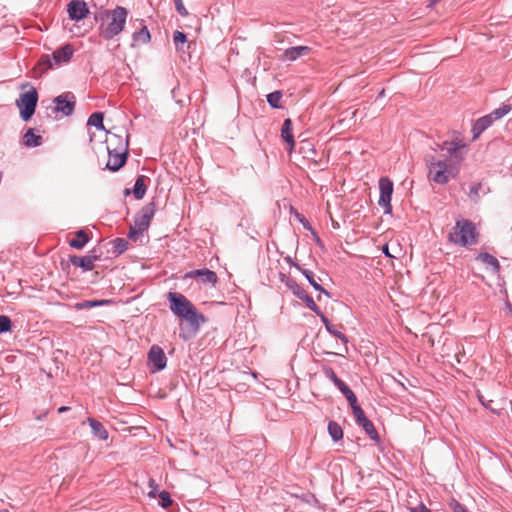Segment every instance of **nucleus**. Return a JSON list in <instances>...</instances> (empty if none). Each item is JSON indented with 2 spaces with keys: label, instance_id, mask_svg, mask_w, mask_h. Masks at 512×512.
<instances>
[{
  "label": "nucleus",
  "instance_id": "obj_1",
  "mask_svg": "<svg viewBox=\"0 0 512 512\" xmlns=\"http://www.w3.org/2000/svg\"><path fill=\"white\" fill-rule=\"evenodd\" d=\"M441 151H446L444 159L435 156H427L426 164L429 171V179L436 184L445 185L455 177L452 165L459 164L466 155V144L456 138L452 141H444L438 145Z\"/></svg>",
  "mask_w": 512,
  "mask_h": 512
},
{
  "label": "nucleus",
  "instance_id": "obj_2",
  "mask_svg": "<svg viewBox=\"0 0 512 512\" xmlns=\"http://www.w3.org/2000/svg\"><path fill=\"white\" fill-rule=\"evenodd\" d=\"M168 300L170 310L179 318L185 319L192 326L198 328L205 322V318L200 314L190 300L177 292H169Z\"/></svg>",
  "mask_w": 512,
  "mask_h": 512
},
{
  "label": "nucleus",
  "instance_id": "obj_3",
  "mask_svg": "<svg viewBox=\"0 0 512 512\" xmlns=\"http://www.w3.org/2000/svg\"><path fill=\"white\" fill-rule=\"evenodd\" d=\"M127 16V9L121 6L103 12L101 14L102 23L99 26V35L105 40H111L119 35L125 27Z\"/></svg>",
  "mask_w": 512,
  "mask_h": 512
},
{
  "label": "nucleus",
  "instance_id": "obj_4",
  "mask_svg": "<svg viewBox=\"0 0 512 512\" xmlns=\"http://www.w3.org/2000/svg\"><path fill=\"white\" fill-rule=\"evenodd\" d=\"M108 161L106 168L111 171H118L124 166L128 155V142L120 136L112 135L107 140Z\"/></svg>",
  "mask_w": 512,
  "mask_h": 512
},
{
  "label": "nucleus",
  "instance_id": "obj_5",
  "mask_svg": "<svg viewBox=\"0 0 512 512\" xmlns=\"http://www.w3.org/2000/svg\"><path fill=\"white\" fill-rule=\"evenodd\" d=\"M478 233L474 223L467 219L458 220L455 227L449 233L450 242L467 246L475 244L477 241Z\"/></svg>",
  "mask_w": 512,
  "mask_h": 512
},
{
  "label": "nucleus",
  "instance_id": "obj_6",
  "mask_svg": "<svg viewBox=\"0 0 512 512\" xmlns=\"http://www.w3.org/2000/svg\"><path fill=\"white\" fill-rule=\"evenodd\" d=\"M155 214V205H145L137 214L134 224L130 226L128 238L137 241L140 236L149 228L150 222Z\"/></svg>",
  "mask_w": 512,
  "mask_h": 512
},
{
  "label": "nucleus",
  "instance_id": "obj_7",
  "mask_svg": "<svg viewBox=\"0 0 512 512\" xmlns=\"http://www.w3.org/2000/svg\"><path fill=\"white\" fill-rule=\"evenodd\" d=\"M38 101V94L34 88L22 93L20 98L16 101L20 109V115L24 121H28L35 112Z\"/></svg>",
  "mask_w": 512,
  "mask_h": 512
},
{
  "label": "nucleus",
  "instance_id": "obj_8",
  "mask_svg": "<svg viewBox=\"0 0 512 512\" xmlns=\"http://www.w3.org/2000/svg\"><path fill=\"white\" fill-rule=\"evenodd\" d=\"M380 196L378 204L383 208L384 214L388 215L392 212L391 199L393 194V182L388 177L379 179Z\"/></svg>",
  "mask_w": 512,
  "mask_h": 512
},
{
  "label": "nucleus",
  "instance_id": "obj_9",
  "mask_svg": "<svg viewBox=\"0 0 512 512\" xmlns=\"http://www.w3.org/2000/svg\"><path fill=\"white\" fill-rule=\"evenodd\" d=\"M288 289L300 300H302L305 305L313 311L315 314H320V309L313 300L311 296L307 294V292L293 279L287 278L285 281Z\"/></svg>",
  "mask_w": 512,
  "mask_h": 512
},
{
  "label": "nucleus",
  "instance_id": "obj_10",
  "mask_svg": "<svg viewBox=\"0 0 512 512\" xmlns=\"http://www.w3.org/2000/svg\"><path fill=\"white\" fill-rule=\"evenodd\" d=\"M148 363L151 372L163 370L167 364V357L163 349L158 345H152L148 352Z\"/></svg>",
  "mask_w": 512,
  "mask_h": 512
},
{
  "label": "nucleus",
  "instance_id": "obj_11",
  "mask_svg": "<svg viewBox=\"0 0 512 512\" xmlns=\"http://www.w3.org/2000/svg\"><path fill=\"white\" fill-rule=\"evenodd\" d=\"M354 417L356 424L365 431L371 440H379V435L373 423L366 417L363 409H356V414H354Z\"/></svg>",
  "mask_w": 512,
  "mask_h": 512
},
{
  "label": "nucleus",
  "instance_id": "obj_12",
  "mask_svg": "<svg viewBox=\"0 0 512 512\" xmlns=\"http://www.w3.org/2000/svg\"><path fill=\"white\" fill-rule=\"evenodd\" d=\"M69 17L72 20H82L89 14V9L84 1L73 0L67 6Z\"/></svg>",
  "mask_w": 512,
  "mask_h": 512
},
{
  "label": "nucleus",
  "instance_id": "obj_13",
  "mask_svg": "<svg viewBox=\"0 0 512 512\" xmlns=\"http://www.w3.org/2000/svg\"><path fill=\"white\" fill-rule=\"evenodd\" d=\"M100 256L95 253V251H91L90 254L86 256H70V262L72 265L76 267H81L84 271H91L94 269L95 261L99 260Z\"/></svg>",
  "mask_w": 512,
  "mask_h": 512
},
{
  "label": "nucleus",
  "instance_id": "obj_14",
  "mask_svg": "<svg viewBox=\"0 0 512 512\" xmlns=\"http://www.w3.org/2000/svg\"><path fill=\"white\" fill-rule=\"evenodd\" d=\"M184 278H199L201 282L209 283L212 285H215L218 280L216 273L209 269H198L190 271L185 274Z\"/></svg>",
  "mask_w": 512,
  "mask_h": 512
},
{
  "label": "nucleus",
  "instance_id": "obj_15",
  "mask_svg": "<svg viewBox=\"0 0 512 512\" xmlns=\"http://www.w3.org/2000/svg\"><path fill=\"white\" fill-rule=\"evenodd\" d=\"M286 260L291 263L293 266H295L304 276L305 278L307 279V281L310 283V285L316 290V291H319L323 294H325L326 296L330 297V294L329 292L324 289L320 284L319 282L315 279V275L312 271L308 270V269H304L302 268L300 265H298L297 263H293L292 262V259L290 257H287Z\"/></svg>",
  "mask_w": 512,
  "mask_h": 512
},
{
  "label": "nucleus",
  "instance_id": "obj_16",
  "mask_svg": "<svg viewBox=\"0 0 512 512\" xmlns=\"http://www.w3.org/2000/svg\"><path fill=\"white\" fill-rule=\"evenodd\" d=\"M293 125L291 119L287 118L284 120L281 128V137L284 142L287 143L289 151L293 150L295 141L293 136Z\"/></svg>",
  "mask_w": 512,
  "mask_h": 512
},
{
  "label": "nucleus",
  "instance_id": "obj_17",
  "mask_svg": "<svg viewBox=\"0 0 512 512\" xmlns=\"http://www.w3.org/2000/svg\"><path fill=\"white\" fill-rule=\"evenodd\" d=\"M492 124L491 116L485 115L477 119L472 126L473 140H476Z\"/></svg>",
  "mask_w": 512,
  "mask_h": 512
},
{
  "label": "nucleus",
  "instance_id": "obj_18",
  "mask_svg": "<svg viewBox=\"0 0 512 512\" xmlns=\"http://www.w3.org/2000/svg\"><path fill=\"white\" fill-rule=\"evenodd\" d=\"M74 53V49L70 44L58 48L53 52V60L56 64L68 62Z\"/></svg>",
  "mask_w": 512,
  "mask_h": 512
},
{
  "label": "nucleus",
  "instance_id": "obj_19",
  "mask_svg": "<svg viewBox=\"0 0 512 512\" xmlns=\"http://www.w3.org/2000/svg\"><path fill=\"white\" fill-rule=\"evenodd\" d=\"M311 51L308 46H295L285 50L284 57L286 60L295 61L298 58L307 55Z\"/></svg>",
  "mask_w": 512,
  "mask_h": 512
},
{
  "label": "nucleus",
  "instance_id": "obj_20",
  "mask_svg": "<svg viewBox=\"0 0 512 512\" xmlns=\"http://www.w3.org/2000/svg\"><path fill=\"white\" fill-rule=\"evenodd\" d=\"M68 95H60L55 99L56 110L63 112L65 115H70L74 109V101L68 99Z\"/></svg>",
  "mask_w": 512,
  "mask_h": 512
},
{
  "label": "nucleus",
  "instance_id": "obj_21",
  "mask_svg": "<svg viewBox=\"0 0 512 512\" xmlns=\"http://www.w3.org/2000/svg\"><path fill=\"white\" fill-rule=\"evenodd\" d=\"M87 422L89 423L95 437L102 441H106L108 439V431L104 428L101 422L94 418H88Z\"/></svg>",
  "mask_w": 512,
  "mask_h": 512
},
{
  "label": "nucleus",
  "instance_id": "obj_22",
  "mask_svg": "<svg viewBox=\"0 0 512 512\" xmlns=\"http://www.w3.org/2000/svg\"><path fill=\"white\" fill-rule=\"evenodd\" d=\"M318 316H320L326 330L333 336H335L336 338L340 339L344 344H346L348 342V339L347 337L340 331H338L332 324L331 322L328 320V318L320 311V314H317Z\"/></svg>",
  "mask_w": 512,
  "mask_h": 512
},
{
  "label": "nucleus",
  "instance_id": "obj_23",
  "mask_svg": "<svg viewBox=\"0 0 512 512\" xmlns=\"http://www.w3.org/2000/svg\"><path fill=\"white\" fill-rule=\"evenodd\" d=\"M151 35L146 26H143L139 31L133 34V45H142L150 42Z\"/></svg>",
  "mask_w": 512,
  "mask_h": 512
},
{
  "label": "nucleus",
  "instance_id": "obj_24",
  "mask_svg": "<svg viewBox=\"0 0 512 512\" xmlns=\"http://www.w3.org/2000/svg\"><path fill=\"white\" fill-rule=\"evenodd\" d=\"M88 241L89 237L87 233L83 230H80L76 233L75 238L70 240L69 244L73 248L82 249Z\"/></svg>",
  "mask_w": 512,
  "mask_h": 512
},
{
  "label": "nucleus",
  "instance_id": "obj_25",
  "mask_svg": "<svg viewBox=\"0 0 512 512\" xmlns=\"http://www.w3.org/2000/svg\"><path fill=\"white\" fill-rule=\"evenodd\" d=\"M24 144L28 147L39 146L42 143V137L36 135L33 129H29L24 135Z\"/></svg>",
  "mask_w": 512,
  "mask_h": 512
},
{
  "label": "nucleus",
  "instance_id": "obj_26",
  "mask_svg": "<svg viewBox=\"0 0 512 512\" xmlns=\"http://www.w3.org/2000/svg\"><path fill=\"white\" fill-rule=\"evenodd\" d=\"M328 433L334 442H337L343 438V430L341 426L335 421H330L328 423Z\"/></svg>",
  "mask_w": 512,
  "mask_h": 512
},
{
  "label": "nucleus",
  "instance_id": "obj_27",
  "mask_svg": "<svg viewBox=\"0 0 512 512\" xmlns=\"http://www.w3.org/2000/svg\"><path fill=\"white\" fill-rule=\"evenodd\" d=\"M489 192V189L485 190L481 183H477L471 186L468 196L474 202H478L481 198V194L485 195Z\"/></svg>",
  "mask_w": 512,
  "mask_h": 512
},
{
  "label": "nucleus",
  "instance_id": "obj_28",
  "mask_svg": "<svg viewBox=\"0 0 512 512\" xmlns=\"http://www.w3.org/2000/svg\"><path fill=\"white\" fill-rule=\"evenodd\" d=\"M145 179V176H140L135 182L133 193L136 199H142L146 193Z\"/></svg>",
  "mask_w": 512,
  "mask_h": 512
},
{
  "label": "nucleus",
  "instance_id": "obj_29",
  "mask_svg": "<svg viewBox=\"0 0 512 512\" xmlns=\"http://www.w3.org/2000/svg\"><path fill=\"white\" fill-rule=\"evenodd\" d=\"M478 259L481 260V262H483L484 264L493 267L494 271L499 270V267H500L499 261L493 255H491L487 252L480 253L478 256Z\"/></svg>",
  "mask_w": 512,
  "mask_h": 512
},
{
  "label": "nucleus",
  "instance_id": "obj_30",
  "mask_svg": "<svg viewBox=\"0 0 512 512\" xmlns=\"http://www.w3.org/2000/svg\"><path fill=\"white\" fill-rule=\"evenodd\" d=\"M511 105L509 104H503L497 109H494L490 114H487L488 116H491L492 122L495 120L501 119L505 115H507L511 111Z\"/></svg>",
  "mask_w": 512,
  "mask_h": 512
},
{
  "label": "nucleus",
  "instance_id": "obj_31",
  "mask_svg": "<svg viewBox=\"0 0 512 512\" xmlns=\"http://www.w3.org/2000/svg\"><path fill=\"white\" fill-rule=\"evenodd\" d=\"M88 125L94 126V127L98 128V129L103 130L104 129L103 113L95 112V113L91 114L89 119H88Z\"/></svg>",
  "mask_w": 512,
  "mask_h": 512
},
{
  "label": "nucleus",
  "instance_id": "obj_32",
  "mask_svg": "<svg viewBox=\"0 0 512 512\" xmlns=\"http://www.w3.org/2000/svg\"><path fill=\"white\" fill-rule=\"evenodd\" d=\"M282 98L281 91H274L267 95V102L272 108H281L280 100Z\"/></svg>",
  "mask_w": 512,
  "mask_h": 512
},
{
  "label": "nucleus",
  "instance_id": "obj_33",
  "mask_svg": "<svg viewBox=\"0 0 512 512\" xmlns=\"http://www.w3.org/2000/svg\"><path fill=\"white\" fill-rule=\"evenodd\" d=\"M173 41L176 46V49L182 50L183 45L187 42V38L183 32L176 30L173 33Z\"/></svg>",
  "mask_w": 512,
  "mask_h": 512
},
{
  "label": "nucleus",
  "instance_id": "obj_34",
  "mask_svg": "<svg viewBox=\"0 0 512 512\" xmlns=\"http://www.w3.org/2000/svg\"><path fill=\"white\" fill-rule=\"evenodd\" d=\"M108 302H109L108 300L84 301V302H81V303H77L75 305V307L77 309H88V308H92V307H96V306L107 304Z\"/></svg>",
  "mask_w": 512,
  "mask_h": 512
},
{
  "label": "nucleus",
  "instance_id": "obj_35",
  "mask_svg": "<svg viewBox=\"0 0 512 512\" xmlns=\"http://www.w3.org/2000/svg\"><path fill=\"white\" fill-rule=\"evenodd\" d=\"M114 249L118 254L125 252L128 249V242L123 238H116L113 241Z\"/></svg>",
  "mask_w": 512,
  "mask_h": 512
},
{
  "label": "nucleus",
  "instance_id": "obj_36",
  "mask_svg": "<svg viewBox=\"0 0 512 512\" xmlns=\"http://www.w3.org/2000/svg\"><path fill=\"white\" fill-rule=\"evenodd\" d=\"M12 323L8 316L0 315V334L11 330Z\"/></svg>",
  "mask_w": 512,
  "mask_h": 512
},
{
  "label": "nucleus",
  "instance_id": "obj_37",
  "mask_svg": "<svg viewBox=\"0 0 512 512\" xmlns=\"http://www.w3.org/2000/svg\"><path fill=\"white\" fill-rule=\"evenodd\" d=\"M158 496L160 498L159 504L163 508H168L169 506L172 505L173 501H172V499L170 497V494L167 491H161Z\"/></svg>",
  "mask_w": 512,
  "mask_h": 512
},
{
  "label": "nucleus",
  "instance_id": "obj_38",
  "mask_svg": "<svg viewBox=\"0 0 512 512\" xmlns=\"http://www.w3.org/2000/svg\"><path fill=\"white\" fill-rule=\"evenodd\" d=\"M323 373L327 379L334 383L335 386L341 381L331 367H325L323 369Z\"/></svg>",
  "mask_w": 512,
  "mask_h": 512
},
{
  "label": "nucleus",
  "instance_id": "obj_39",
  "mask_svg": "<svg viewBox=\"0 0 512 512\" xmlns=\"http://www.w3.org/2000/svg\"><path fill=\"white\" fill-rule=\"evenodd\" d=\"M347 401L349 402L350 406H351V409H352V412H353V415L356 414V409H362L358 403H357V397L356 395L353 393L351 394L350 396H347L346 397Z\"/></svg>",
  "mask_w": 512,
  "mask_h": 512
},
{
  "label": "nucleus",
  "instance_id": "obj_40",
  "mask_svg": "<svg viewBox=\"0 0 512 512\" xmlns=\"http://www.w3.org/2000/svg\"><path fill=\"white\" fill-rule=\"evenodd\" d=\"M175 8L181 16H187L188 11L185 8L182 0H175Z\"/></svg>",
  "mask_w": 512,
  "mask_h": 512
},
{
  "label": "nucleus",
  "instance_id": "obj_41",
  "mask_svg": "<svg viewBox=\"0 0 512 512\" xmlns=\"http://www.w3.org/2000/svg\"><path fill=\"white\" fill-rule=\"evenodd\" d=\"M450 507L453 512H468L464 505L455 500L451 502Z\"/></svg>",
  "mask_w": 512,
  "mask_h": 512
},
{
  "label": "nucleus",
  "instance_id": "obj_42",
  "mask_svg": "<svg viewBox=\"0 0 512 512\" xmlns=\"http://www.w3.org/2000/svg\"><path fill=\"white\" fill-rule=\"evenodd\" d=\"M149 487L151 490L148 492V497L155 498L157 496V484L154 479L149 480Z\"/></svg>",
  "mask_w": 512,
  "mask_h": 512
},
{
  "label": "nucleus",
  "instance_id": "obj_43",
  "mask_svg": "<svg viewBox=\"0 0 512 512\" xmlns=\"http://www.w3.org/2000/svg\"><path fill=\"white\" fill-rule=\"evenodd\" d=\"M411 512H432L429 508H427L424 504H419L415 507L410 508Z\"/></svg>",
  "mask_w": 512,
  "mask_h": 512
},
{
  "label": "nucleus",
  "instance_id": "obj_44",
  "mask_svg": "<svg viewBox=\"0 0 512 512\" xmlns=\"http://www.w3.org/2000/svg\"><path fill=\"white\" fill-rule=\"evenodd\" d=\"M348 385H346L345 382H343L342 380L337 383L336 387L342 392L344 391L346 388H347Z\"/></svg>",
  "mask_w": 512,
  "mask_h": 512
},
{
  "label": "nucleus",
  "instance_id": "obj_45",
  "mask_svg": "<svg viewBox=\"0 0 512 512\" xmlns=\"http://www.w3.org/2000/svg\"><path fill=\"white\" fill-rule=\"evenodd\" d=\"M382 251H383V253H384V255H385V256L390 257V258H393V257H394L393 255H391V254L389 253V248H388V245H387V244L383 246Z\"/></svg>",
  "mask_w": 512,
  "mask_h": 512
},
{
  "label": "nucleus",
  "instance_id": "obj_46",
  "mask_svg": "<svg viewBox=\"0 0 512 512\" xmlns=\"http://www.w3.org/2000/svg\"><path fill=\"white\" fill-rule=\"evenodd\" d=\"M342 393H343V395H344V396H345V398H346L347 396H350V395H351V394H353L354 392H353V391H352V390L347 386V388H346L344 391H342Z\"/></svg>",
  "mask_w": 512,
  "mask_h": 512
},
{
  "label": "nucleus",
  "instance_id": "obj_47",
  "mask_svg": "<svg viewBox=\"0 0 512 512\" xmlns=\"http://www.w3.org/2000/svg\"><path fill=\"white\" fill-rule=\"evenodd\" d=\"M42 61H43V63H47L48 64V68H52L53 67V64H52V62H51V60L49 59L48 56L46 58H42Z\"/></svg>",
  "mask_w": 512,
  "mask_h": 512
},
{
  "label": "nucleus",
  "instance_id": "obj_48",
  "mask_svg": "<svg viewBox=\"0 0 512 512\" xmlns=\"http://www.w3.org/2000/svg\"><path fill=\"white\" fill-rule=\"evenodd\" d=\"M478 398H479L480 402L483 404V406H484V407H486V408H489V409H490L489 403H490L491 401H488V403L484 402L483 397H482V396H480V395L478 396Z\"/></svg>",
  "mask_w": 512,
  "mask_h": 512
},
{
  "label": "nucleus",
  "instance_id": "obj_49",
  "mask_svg": "<svg viewBox=\"0 0 512 512\" xmlns=\"http://www.w3.org/2000/svg\"><path fill=\"white\" fill-rule=\"evenodd\" d=\"M69 410V407H66V406H62L58 409V412L59 413H62V412H65V411H68Z\"/></svg>",
  "mask_w": 512,
  "mask_h": 512
},
{
  "label": "nucleus",
  "instance_id": "obj_50",
  "mask_svg": "<svg viewBox=\"0 0 512 512\" xmlns=\"http://www.w3.org/2000/svg\"><path fill=\"white\" fill-rule=\"evenodd\" d=\"M356 112H357L356 110H354V111L350 112V115H351V117H352V118H353V117H355Z\"/></svg>",
  "mask_w": 512,
  "mask_h": 512
},
{
  "label": "nucleus",
  "instance_id": "obj_51",
  "mask_svg": "<svg viewBox=\"0 0 512 512\" xmlns=\"http://www.w3.org/2000/svg\"><path fill=\"white\" fill-rule=\"evenodd\" d=\"M383 95H384V90H382V91L380 92L379 96H381V97H382Z\"/></svg>",
  "mask_w": 512,
  "mask_h": 512
},
{
  "label": "nucleus",
  "instance_id": "obj_52",
  "mask_svg": "<svg viewBox=\"0 0 512 512\" xmlns=\"http://www.w3.org/2000/svg\"><path fill=\"white\" fill-rule=\"evenodd\" d=\"M0 512H9L8 510H1Z\"/></svg>",
  "mask_w": 512,
  "mask_h": 512
}]
</instances>
